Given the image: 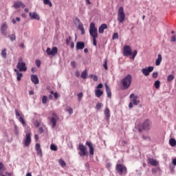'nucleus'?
Here are the masks:
<instances>
[{"instance_id":"5","label":"nucleus","mask_w":176,"mask_h":176,"mask_svg":"<svg viewBox=\"0 0 176 176\" xmlns=\"http://www.w3.org/2000/svg\"><path fill=\"white\" fill-rule=\"evenodd\" d=\"M16 68L20 71V72H25V71H27V66H25V63L23 61V58H19L18 59Z\"/></svg>"},{"instance_id":"19","label":"nucleus","mask_w":176,"mask_h":176,"mask_svg":"<svg viewBox=\"0 0 176 176\" xmlns=\"http://www.w3.org/2000/svg\"><path fill=\"white\" fill-rule=\"evenodd\" d=\"M13 6L15 9H19V8H22L23 9H24V8H25V5L23 4V2L21 1L14 2Z\"/></svg>"},{"instance_id":"53","label":"nucleus","mask_w":176,"mask_h":176,"mask_svg":"<svg viewBox=\"0 0 176 176\" xmlns=\"http://www.w3.org/2000/svg\"><path fill=\"white\" fill-rule=\"evenodd\" d=\"M75 76H76L77 78H79V76H80V73L79 72V71H76V72Z\"/></svg>"},{"instance_id":"10","label":"nucleus","mask_w":176,"mask_h":176,"mask_svg":"<svg viewBox=\"0 0 176 176\" xmlns=\"http://www.w3.org/2000/svg\"><path fill=\"white\" fill-rule=\"evenodd\" d=\"M153 66H149L148 67L142 69V72L144 76H148L149 74L153 71Z\"/></svg>"},{"instance_id":"39","label":"nucleus","mask_w":176,"mask_h":176,"mask_svg":"<svg viewBox=\"0 0 176 176\" xmlns=\"http://www.w3.org/2000/svg\"><path fill=\"white\" fill-rule=\"evenodd\" d=\"M108 60L105 59L104 64H103V67L104 68V69L107 71V69H108Z\"/></svg>"},{"instance_id":"11","label":"nucleus","mask_w":176,"mask_h":176,"mask_svg":"<svg viewBox=\"0 0 176 176\" xmlns=\"http://www.w3.org/2000/svg\"><path fill=\"white\" fill-rule=\"evenodd\" d=\"M104 119L107 120V122H109V119L111 118V110H109V108L106 107L104 111Z\"/></svg>"},{"instance_id":"30","label":"nucleus","mask_w":176,"mask_h":176,"mask_svg":"<svg viewBox=\"0 0 176 176\" xmlns=\"http://www.w3.org/2000/svg\"><path fill=\"white\" fill-rule=\"evenodd\" d=\"M58 163L61 167H65L67 166V163H65L63 160H59Z\"/></svg>"},{"instance_id":"27","label":"nucleus","mask_w":176,"mask_h":176,"mask_svg":"<svg viewBox=\"0 0 176 176\" xmlns=\"http://www.w3.org/2000/svg\"><path fill=\"white\" fill-rule=\"evenodd\" d=\"M58 52V49L57 48V47H53L52 50V56H56V54H57Z\"/></svg>"},{"instance_id":"64","label":"nucleus","mask_w":176,"mask_h":176,"mask_svg":"<svg viewBox=\"0 0 176 176\" xmlns=\"http://www.w3.org/2000/svg\"><path fill=\"white\" fill-rule=\"evenodd\" d=\"M19 47H21V49H24V44L21 43V44L19 45Z\"/></svg>"},{"instance_id":"9","label":"nucleus","mask_w":176,"mask_h":176,"mask_svg":"<svg viewBox=\"0 0 176 176\" xmlns=\"http://www.w3.org/2000/svg\"><path fill=\"white\" fill-rule=\"evenodd\" d=\"M57 120H58V116L56 113H52V118L50 119V122L52 124V128L54 129L57 124Z\"/></svg>"},{"instance_id":"4","label":"nucleus","mask_w":176,"mask_h":176,"mask_svg":"<svg viewBox=\"0 0 176 176\" xmlns=\"http://www.w3.org/2000/svg\"><path fill=\"white\" fill-rule=\"evenodd\" d=\"M116 170L120 175H126L127 174V168L122 164H118L116 166Z\"/></svg>"},{"instance_id":"42","label":"nucleus","mask_w":176,"mask_h":176,"mask_svg":"<svg viewBox=\"0 0 176 176\" xmlns=\"http://www.w3.org/2000/svg\"><path fill=\"white\" fill-rule=\"evenodd\" d=\"M78 101L80 102V100H82V97H83V93L80 92L78 95Z\"/></svg>"},{"instance_id":"6","label":"nucleus","mask_w":176,"mask_h":176,"mask_svg":"<svg viewBox=\"0 0 176 176\" xmlns=\"http://www.w3.org/2000/svg\"><path fill=\"white\" fill-rule=\"evenodd\" d=\"M78 151H80L78 155H80L81 157H83V156H87L89 155V153L87 152V148L82 144H80L78 145Z\"/></svg>"},{"instance_id":"28","label":"nucleus","mask_w":176,"mask_h":176,"mask_svg":"<svg viewBox=\"0 0 176 176\" xmlns=\"http://www.w3.org/2000/svg\"><path fill=\"white\" fill-rule=\"evenodd\" d=\"M169 144L170 146H176V140L174 138H171L169 140Z\"/></svg>"},{"instance_id":"32","label":"nucleus","mask_w":176,"mask_h":176,"mask_svg":"<svg viewBox=\"0 0 176 176\" xmlns=\"http://www.w3.org/2000/svg\"><path fill=\"white\" fill-rule=\"evenodd\" d=\"M19 122H20V123H21L23 124V126H25V120H24V118L23 117H20L19 118Z\"/></svg>"},{"instance_id":"50","label":"nucleus","mask_w":176,"mask_h":176,"mask_svg":"<svg viewBox=\"0 0 176 176\" xmlns=\"http://www.w3.org/2000/svg\"><path fill=\"white\" fill-rule=\"evenodd\" d=\"M3 167H4L3 163L0 162V171H3Z\"/></svg>"},{"instance_id":"51","label":"nucleus","mask_w":176,"mask_h":176,"mask_svg":"<svg viewBox=\"0 0 176 176\" xmlns=\"http://www.w3.org/2000/svg\"><path fill=\"white\" fill-rule=\"evenodd\" d=\"M103 85L102 84L100 83L98 85V86L96 87V89H98V90H100V89H102Z\"/></svg>"},{"instance_id":"1","label":"nucleus","mask_w":176,"mask_h":176,"mask_svg":"<svg viewBox=\"0 0 176 176\" xmlns=\"http://www.w3.org/2000/svg\"><path fill=\"white\" fill-rule=\"evenodd\" d=\"M89 34L93 38L94 46H97V38H98V31L96 28V23L91 22L89 25Z\"/></svg>"},{"instance_id":"59","label":"nucleus","mask_w":176,"mask_h":176,"mask_svg":"<svg viewBox=\"0 0 176 176\" xmlns=\"http://www.w3.org/2000/svg\"><path fill=\"white\" fill-rule=\"evenodd\" d=\"M31 71H32V72L33 74H34V72H36V68L32 67V68L31 69Z\"/></svg>"},{"instance_id":"13","label":"nucleus","mask_w":176,"mask_h":176,"mask_svg":"<svg viewBox=\"0 0 176 176\" xmlns=\"http://www.w3.org/2000/svg\"><path fill=\"white\" fill-rule=\"evenodd\" d=\"M85 144L87 145V146H89V154L93 156V155H94V147L93 146V144L91 143V142L87 141Z\"/></svg>"},{"instance_id":"15","label":"nucleus","mask_w":176,"mask_h":176,"mask_svg":"<svg viewBox=\"0 0 176 176\" xmlns=\"http://www.w3.org/2000/svg\"><path fill=\"white\" fill-rule=\"evenodd\" d=\"M8 28V25L6 23H3L1 27V32L2 35H4V36H6L8 35V32H6V30Z\"/></svg>"},{"instance_id":"57","label":"nucleus","mask_w":176,"mask_h":176,"mask_svg":"<svg viewBox=\"0 0 176 176\" xmlns=\"http://www.w3.org/2000/svg\"><path fill=\"white\" fill-rule=\"evenodd\" d=\"M78 28H79V30H80V31H81V30H83V28H83V25H82V24H80V25H78Z\"/></svg>"},{"instance_id":"26","label":"nucleus","mask_w":176,"mask_h":176,"mask_svg":"<svg viewBox=\"0 0 176 176\" xmlns=\"http://www.w3.org/2000/svg\"><path fill=\"white\" fill-rule=\"evenodd\" d=\"M81 78L82 79H87V69L84 70L81 73Z\"/></svg>"},{"instance_id":"43","label":"nucleus","mask_w":176,"mask_h":176,"mask_svg":"<svg viewBox=\"0 0 176 176\" xmlns=\"http://www.w3.org/2000/svg\"><path fill=\"white\" fill-rule=\"evenodd\" d=\"M14 130L16 135H19V128L17 127L16 125L14 126Z\"/></svg>"},{"instance_id":"56","label":"nucleus","mask_w":176,"mask_h":176,"mask_svg":"<svg viewBox=\"0 0 176 176\" xmlns=\"http://www.w3.org/2000/svg\"><path fill=\"white\" fill-rule=\"evenodd\" d=\"M54 98H58V94L57 92H55L54 94Z\"/></svg>"},{"instance_id":"21","label":"nucleus","mask_w":176,"mask_h":176,"mask_svg":"<svg viewBox=\"0 0 176 176\" xmlns=\"http://www.w3.org/2000/svg\"><path fill=\"white\" fill-rule=\"evenodd\" d=\"M106 93L107 94L108 98H112V92L111 91V88L108 86V84H104Z\"/></svg>"},{"instance_id":"55","label":"nucleus","mask_w":176,"mask_h":176,"mask_svg":"<svg viewBox=\"0 0 176 176\" xmlns=\"http://www.w3.org/2000/svg\"><path fill=\"white\" fill-rule=\"evenodd\" d=\"M70 47H71V49H74L75 47V44L74 43V42L71 43Z\"/></svg>"},{"instance_id":"23","label":"nucleus","mask_w":176,"mask_h":176,"mask_svg":"<svg viewBox=\"0 0 176 176\" xmlns=\"http://www.w3.org/2000/svg\"><path fill=\"white\" fill-rule=\"evenodd\" d=\"M107 28L108 25L105 23H102L98 29L99 34H104V30H107Z\"/></svg>"},{"instance_id":"2","label":"nucleus","mask_w":176,"mask_h":176,"mask_svg":"<svg viewBox=\"0 0 176 176\" xmlns=\"http://www.w3.org/2000/svg\"><path fill=\"white\" fill-rule=\"evenodd\" d=\"M133 80V77L131 74H128L121 80V85L122 86L123 90H127L130 86H131V82Z\"/></svg>"},{"instance_id":"49","label":"nucleus","mask_w":176,"mask_h":176,"mask_svg":"<svg viewBox=\"0 0 176 176\" xmlns=\"http://www.w3.org/2000/svg\"><path fill=\"white\" fill-rule=\"evenodd\" d=\"M71 65H72V67H73V68H76V62L72 61L71 62Z\"/></svg>"},{"instance_id":"8","label":"nucleus","mask_w":176,"mask_h":176,"mask_svg":"<svg viewBox=\"0 0 176 176\" xmlns=\"http://www.w3.org/2000/svg\"><path fill=\"white\" fill-rule=\"evenodd\" d=\"M131 100V102L133 104V105H138L140 104V97L134 94H131L129 96Z\"/></svg>"},{"instance_id":"7","label":"nucleus","mask_w":176,"mask_h":176,"mask_svg":"<svg viewBox=\"0 0 176 176\" xmlns=\"http://www.w3.org/2000/svg\"><path fill=\"white\" fill-rule=\"evenodd\" d=\"M122 50L123 56H124V57H129V56H131L133 53V50L131 49V47H130V45H125L123 47Z\"/></svg>"},{"instance_id":"52","label":"nucleus","mask_w":176,"mask_h":176,"mask_svg":"<svg viewBox=\"0 0 176 176\" xmlns=\"http://www.w3.org/2000/svg\"><path fill=\"white\" fill-rule=\"evenodd\" d=\"M15 115L16 116H19V117L21 116L18 109H15Z\"/></svg>"},{"instance_id":"37","label":"nucleus","mask_w":176,"mask_h":176,"mask_svg":"<svg viewBox=\"0 0 176 176\" xmlns=\"http://www.w3.org/2000/svg\"><path fill=\"white\" fill-rule=\"evenodd\" d=\"M66 111L69 113V115H72L74 113V110L71 107H67Z\"/></svg>"},{"instance_id":"61","label":"nucleus","mask_w":176,"mask_h":176,"mask_svg":"<svg viewBox=\"0 0 176 176\" xmlns=\"http://www.w3.org/2000/svg\"><path fill=\"white\" fill-rule=\"evenodd\" d=\"M34 125L36 126V127H38V126H40L39 122L36 121V122L34 123Z\"/></svg>"},{"instance_id":"63","label":"nucleus","mask_w":176,"mask_h":176,"mask_svg":"<svg viewBox=\"0 0 176 176\" xmlns=\"http://www.w3.org/2000/svg\"><path fill=\"white\" fill-rule=\"evenodd\" d=\"M133 103L131 102L130 103H129V108H130V109H131V108H133Z\"/></svg>"},{"instance_id":"17","label":"nucleus","mask_w":176,"mask_h":176,"mask_svg":"<svg viewBox=\"0 0 176 176\" xmlns=\"http://www.w3.org/2000/svg\"><path fill=\"white\" fill-rule=\"evenodd\" d=\"M35 149L38 156H41V157H42V148H41V144L39 143L36 144Z\"/></svg>"},{"instance_id":"14","label":"nucleus","mask_w":176,"mask_h":176,"mask_svg":"<svg viewBox=\"0 0 176 176\" xmlns=\"http://www.w3.org/2000/svg\"><path fill=\"white\" fill-rule=\"evenodd\" d=\"M29 16L31 19V20H41V17L39 16V14H38L36 12H29Z\"/></svg>"},{"instance_id":"48","label":"nucleus","mask_w":176,"mask_h":176,"mask_svg":"<svg viewBox=\"0 0 176 176\" xmlns=\"http://www.w3.org/2000/svg\"><path fill=\"white\" fill-rule=\"evenodd\" d=\"M170 42H176V36L173 35L170 38Z\"/></svg>"},{"instance_id":"41","label":"nucleus","mask_w":176,"mask_h":176,"mask_svg":"<svg viewBox=\"0 0 176 176\" xmlns=\"http://www.w3.org/2000/svg\"><path fill=\"white\" fill-rule=\"evenodd\" d=\"M50 149L51 151H57V146H56L54 144H51Z\"/></svg>"},{"instance_id":"34","label":"nucleus","mask_w":176,"mask_h":176,"mask_svg":"<svg viewBox=\"0 0 176 176\" xmlns=\"http://www.w3.org/2000/svg\"><path fill=\"white\" fill-rule=\"evenodd\" d=\"M16 76V80H18V82H20V80H21V77L23 76V73H18Z\"/></svg>"},{"instance_id":"36","label":"nucleus","mask_w":176,"mask_h":176,"mask_svg":"<svg viewBox=\"0 0 176 176\" xmlns=\"http://www.w3.org/2000/svg\"><path fill=\"white\" fill-rule=\"evenodd\" d=\"M138 54V52L136 50L133 52V53L131 54L132 60H134V58H135V56H137Z\"/></svg>"},{"instance_id":"33","label":"nucleus","mask_w":176,"mask_h":176,"mask_svg":"<svg viewBox=\"0 0 176 176\" xmlns=\"http://www.w3.org/2000/svg\"><path fill=\"white\" fill-rule=\"evenodd\" d=\"M1 55L3 58H6V49L2 50Z\"/></svg>"},{"instance_id":"54","label":"nucleus","mask_w":176,"mask_h":176,"mask_svg":"<svg viewBox=\"0 0 176 176\" xmlns=\"http://www.w3.org/2000/svg\"><path fill=\"white\" fill-rule=\"evenodd\" d=\"M153 78H154L155 79H156V78H157V72L153 73Z\"/></svg>"},{"instance_id":"22","label":"nucleus","mask_w":176,"mask_h":176,"mask_svg":"<svg viewBox=\"0 0 176 176\" xmlns=\"http://www.w3.org/2000/svg\"><path fill=\"white\" fill-rule=\"evenodd\" d=\"M31 80L34 85H38V83H39V78H38V76L35 74L31 76Z\"/></svg>"},{"instance_id":"47","label":"nucleus","mask_w":176,"mask_h":176,"mask_svg":"<svg viewBox=\"0 0 176 176\" xmlns=\"http://www.w3.org/2000/svg\"><path fill=\"white\" fill-rule=\"evenodd\" d=\"M35 63H36V67H41V60L37 59V60H36Z\"/></svg>"},{"instance_id":"44","label":"nucleus","mask_w":176,"mask_h":176,"mask_svg":"<svg viewBox=\"0 0 176 176\" xmlns=\"http://www.w3.org/2000/svg\"><path fill=\"white\" fill-rule=\"evenodd\" d=\"M113 39H119V34L114 33L113 35Z\"/></svg>"},{"instance_id":"16","label":"nucleus","mask_w":176,"mask_h":176,"mask_svg":"<svg viewBox=\"0 0 176 176\" xmlns=\"http://www.w3.org/2000/svg\"><path fill=\"white\" fill-rule=\"evenodd\" d=\"M30 144H31V133H28L26 134V138L25 140V146H30Z\"/></svg>"},{"instance_id":"46","label":"nucleus","mask_w":176,"mask_h":176,"mask_svg":"<svg viewBox=\"0 0 176 176\" xmlns=\"http://www.w3.org/2000/svg\"><path fill=\"white\" fill-rule=\"evenodd\" d=\"M52 49H50V47L47 48V54L48 56H52Z\"/></svg>"},{"instance_id":"24","label":"nucleus","mask_w":176,"mask_h":176,"mask_svg":"<svg viewBox=\"0 0 176 176\" xmlns=\"http://www.w3.org/2000/svg\"><path fill=\"white\" fill-rule=\"evenodd\" d=\"M162 54H158L157 55V58L155 60V65L159 66L160 65L161 63H162Z\"/></svg>"},{"instance_id":"35","label":"nucleus","mask_w":176,"mask_h":176,"mask_svg":"<svg viewBox=\"0 0 176 176\" xmlns=\"http://www.w3.org/2000/svg\"><path fill=\"white\" fill-rule=\"evenodd\" d=\"M8 37L10 38L12 42H13V41H16V34L9 35Z\"/></svg>"},{"instance_id":"3","label":"nucleus","mask_w":176,"mask_h":176,"mask_svg":"<svg viewBox=\"0 0 176 176\" xmlns=\"http://www.w3.org/2000/svg\"><path fill=\"white\" fill-rule=\"evenodd\" d=\"M124 19H126V14H124V9L121 6L118 12V21L119 23H124Z\"/></svg>"},{"instance_id":"45","label":"nucleus","mask_w":176,"mask_h":176,"mask_svg":"<svg viewBox=\"0 0 176 176\" xmlns=\"http://www.w3.org/2000/svg\"><path fill=\"white\" fill-rule=\"evenodd\" d=\"M100 108H102V103H97L96 104V109H100Z\"/></svg>"},{"instance_id":"18","label":"nucleus","mask_w":176,"mask_h":176,"mask_svg":"<svg viewBox=\"0 0 176 176\" xmlns=\"http://www.w3.org/2000/svg\"><path fill=\"white\" fill-rule=\"evenodd\" d=\"M76 50H83L85 49V43L82 41H78L76 45Z\"/></svg>"},{"instance_id":"31","label":"nucleus","mask_w":176,"mask_h":176,"mask_svg":"<svg viewBox=\"0 0 176 176\" xmlns=\"http://www.w3.org/2000/svg\"><path fill=\"white\" fill-rule=\"evenodd\" d=\"M154 86L155 87V89H160V82L159 80H156L154 83Z\"/></svg>"},{"instance_id":"40","label":"nucleus","mask_w":176,"mask_h":176,"mask_svg":"<svg viewBox=\"0 0 176 176\" xmlns=\"http://www.w3.org/2000/svg\"><path fill=\"white\" fill-rule=\"evenodd\" d=\"M72 38L71 36H69L67 38H66V45L69 46V43H71Z\"/></svg>"},{"instance_id":"58","label":"nucleus","mask_w":176,"mask_h":176,"mask_svg":"<svg viewBox=\"0 0 176 176\" xmlns=\"http://www.w3.org/2000/svg\"><path fill=\"white\" fill-rule=\"evenodd\" d=\"M97 80H98V77L97 76H94V81L97 82Z\"/></svg>"},{"instance_id":"62","label":"nucleus","mask_w":176,"mask_h":176,"mask_svg":"<svg viewBox=\"0 0 176 176\" xmlns=\"http://www.w3.org/2000/svg\"><path fill=\"white\" fill-rule=\"evenodd\" d=\"M85 167H86V168H87V170H89V168H90V165L89 164V163L85 164Z\"/></svg>"},{"instance_id":"20","label":"nucleus","mask_w":176,"mask_h":176,"mask_svg":"<svg viewBox=\"0 0 176 176\" xmlns=\"http://www.w3.org/2000/svg\"><path fill=\"white\" fill-rule=\"evenodd\" d=\"M148 163L151 164V166H154V167H156V166L159 164V162L153 158H148Z\"/></svg>"},{"instance_id":"25","label":"nucleus","mask_w":176,"mask_h":176,"mask_svg":"<svg viewBox=\"0 0 176 176\" xmlns=\"http://www.w3.org/2000/svg\"><path fill=\"white\" fill-rule=\"evenodd\" d=\"M103 94L104 91H101L100 89L95 90V95L96 97H98V98H100V97L102 96Z\"/></svg>"},{"instance_id":"12","label":"nucleus","mask_w":176,"mask_h":176,"mask_svg":"<svg viewBox=\"0 0 176 176\" xmlns=\"http://www.w3.org/2000/svg\"><path fill=\"white\" fill-rule=\"evenodd\" d=\"M142 129L146 131L151 130V122L148 120H145L142 124Z\"/></svg>"},{"instance_id":"60","label":"nucleus","mask_w":176,"mask_h":176,"mask_svg":"<svg viewBox=\"0 0 176 176\" xmlns=\"http://www.w3.org/2000/svg\"><path fill=\"white\" fill-rule=\"evenodd\" d=\"M172 163L174 166H176V158H174L172 161Z\"/></svg>"},{"instance_id":"38","label":"nucleus","mask_w":176,"mask_h":176,"mask_svg":"<svg viewBox=\"0 0 176 176\" xmlns=\"http://www.w3.org/2000/svg\"><path fill=\"white\" fill-rule=\"evenodd\" d=\"M42 102H43V104H47V96H43Z\"/></svg>"},{"instance_id":"29","label":"nucleus","mask_w":176,"mask_h":176,"mask_svg":"<svg viewBox=\"0 0 176 176\" xmlns=\"http://www.w3.org/2000/svg\"><path fill=\"white\" fill-rule=\"evenodd\" d=\"M175 78V77L174 76V75H173V74L168 75L167 77V81L173 82V80H174Z\"/></svg>"}]
</instances>
